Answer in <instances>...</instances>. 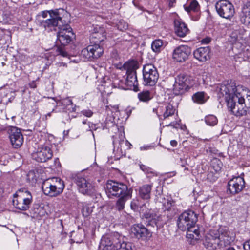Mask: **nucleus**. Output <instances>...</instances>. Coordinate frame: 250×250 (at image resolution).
I'll use <instances>...</instances> for the list:
<instances>
[{
    "label": "nucleus",
    "instance_id": "obj_53",
    "mask_svg": "<svg viewBox=\"0 0 250 250\" xmlns=\"http://www.w3.org/2000/svg\"><path fill=\"white\" fill-rule=\"evenodd\" d=\"M120 25H118V28H120V30H125L127 28L128 25L126 23H125L124 25L123 29L120 28Z\"/></svg>",
    "mask_w": 250,
    "mask_h": 250
},
{
    "label": "nucleus",
    "instance_id": "obj_49",
    "mask_svg": "<svg viewBox=\"0 0 250 250\" xmlns=\"http://www.w3.org/2000/svg\"><path fill=\"white\" fill-rule=\"evenodd\" d=\"M168 3L169 7H172L174 6V4L176 2V0H165Z\"/></svg>",
    "mask_w": 250,
    "mask_h": 250
},
{
    "label": "nucleus",
    "instance_id": "obj_26",
    "mask_svg": "<svg viewBox=\"0 0 250 250\" xmlns=\"http://www.w3.org/2000/svg\"><path fill=\"white\" fill-rule=\"evenodd\" d=\"M240 21L243 24L250 26V2L243 6L240 15Z\"/></svg>",
    "mask_w": 250,
    "mask_h": 250
},
{
    "label": "nucleus",
    "instance_id": "obj_25",
    "mask_svg": "<svg viewBox=\"0 0 250 250\" xmlns=\"http://www.w3.org/2000/svg\"><path fill=\"white\" fill-rule=\"evenodd\" d=\"M249 108L246 105L245 99L241 93L240 98L238 100L237 108L234 110V115L241 117L247 115Z\"/></svg>",
    "mask_w": 250,
    "mask_h": 250
},
{
    "label": "nucleus",
    "instance_id": "obj_33",
    "mask_svg": "<svg viewBox=\"0 0 250 250\" xmlns=\"http://www.w3.org/2000/svg\"><path fill=\"white\" fill-rule=\"evenodd\" d=\"M184 9L188 13L197 12L199 10L200 6L197 1L192 0L190 1L189 5L184 6Z\"/></svg>",
    "mask_w": 250,
    "mask_h": 250
},
{
    "label": "nucleus",
    "instance_id": "obj_55",
    "mask_svg": "<svg viewBox=\"0 0 250 250\" xmlns=\"http://www.w3.org/2000/svg\"><path fill=\"white\" fill-rule=\"evenodd\" d=\"M30 87L32 88H35L36 87V84L34 82H33L32 83H30Z\"/></svg>",
    "mask_w": 250,
    "mask_h": 250
},
{
    "label": "nucleus",
    "instance_id": "obj_7",
    "mask_svg": "<svg viewBox=\"0 0 250 250\" xmlns=\"http://www.w3.org/2000/svg\"><path fill=\"white\" fill-rule=\"evenodd\" d=\"M197 220V214L193 211L188 210L184 211L179 216L177 224L178 228L182 231H190L191 228L195 227Z\"/></svg>",
    "mask_w": 250,
    "mask_h": 250
},
{
    "label": "nucleus",
    "instance_id": "obj_44",
    "mask_svg": "<svg viewBox=\"0 0 250 250\" xmlns=\"http://www.w3.org/2000/svg\"><path fill=\"white\" fill-rule=\"evenodd\" d=\"M57 51L63 57H67L68 56L67 52L62 47H58Z\"/></svg>",
    "mask_w": 250,
    "mask_h": 250
},
{
    "label": "nucleus",
    "instance_id": "obj_63",
    "mask_svg": "<svg viewBox=\"0 0 250 250\" xmlns=\"http://www.w3.org/2000/svg\"><path fill=\"white\" fill-rule=\"evenodd\" d=\"M83 124H86V121H83Z\"/></svg>",
    "mask_w": 250,
    "mask_h": 250
},
{
    "label": "nucleus",
    "instance_id": "obj_15",
    "mask_svg": "<svg viewBox=\"0 0 250 250\" xmlns=\"http://www.w3.org/2000/svg\"><path fill=\"white\" fill-rule=\"evenodd\" d=\"M245 181L241 176H237L231 179L228 184V190L232 194L239 193L244 187Z\"/></svg>",
    "mask_w": 250,
    "mask_h": 250
},
{
    "label": "nucleus",
    "instance_id": "obj_40",
    "mask_svg": "<svg viewBox=\"0 0 250 250\" xmlns=\"http://www.w3.org/2000/svg\"><path fill=\"white\" fill-rule=\"evenodd\" d=\"M201 174L204 175V177H206L205 180L211 183L215 182L218 177L217 175L218 173H202Z\"/></svg>",
    "mask_w": 250,
    "mask_h": 250
},
{
    "label": "nucleus",
    "instance_id": "obj_37",
    "mask_svg": "<svg viewBox=\"0 0 250 250\" xmlns=\"http://www.w3.org/2000/svg\"><path fill=\"white\" fill-rule=\"evenodd\" d=\"M205 121L207 125L213 126L217 125L218 119L213 115H208L205 117Z\"/></svg>",
    "mask_w": 250,
    "mask_h": 250
},
{
    "label": "nucleus",
    "instance_id": "obj_2",
    "mask_svg": "<svg viewBox=\"0 0 250 250\" xmlns=\"http://www.w3.org/2000/svg\"><path fill=\"white\" fill-rule=\"evenodd\" d=\"M173 202L171 200H167L163 203L164 208V215L157 216L155 214L146 212L144 214V217L146 219L145 223L148 227L156 228L157 230L162 228L167 222L172 219L175 212L172 210Z\"/></svg>",
    "mask_w": 250,
    "mask_h": 250
},
{
    "label": "nucleus",
    "instance_id": "obj_16",
    "mask_svg": "<svg viewBox=\"0 0 250 250\" xmlns=\"http://www.w3.org/2000/svg\"><path fill=\"white\" fill-rule=\"evenodd\" d=\"M119 236V233L116 232L112 235L103 237L101 245L103 247V250H115Z\"/></svg>",
    "mask_w": 250,
    "mask_h": 250
},
{
    "label": "nucleus",
    "instance_id": "obj_31",
    "mask_svg": "<svg viewBox=\"0 0 250 250\" xmlns=\"http://www.w3.org/2000/svg\"><path fill=\"white\" fill-rule=\"evenodd\" d=\"M192 98L194 103L203 104L207 101L208 97L204 92H198L193 94Z\"/></svg>",
    "mask_w": 250,
    "mask_h": 250
},
{
    "label": "nucleus",
    "instance_id": "obj_50",
    "mask_svg": "<svg viewBox=\"0 0 250 250\" xmlns=\"http://www.w3.org/2000/svg\"><path fill=\"white\" fill-rule=\"evenodd\" d=\"M89 127L91 131H93V130L96 129V125L92 124V123L89 124Z\"/></svg>",
    "mask_w": 250,
    "mask_h": 250
},
{
    "label": "nucleus",
    "instance_id": "obj_56",
    "mask_svg": "<svg viewBox=\"0 0 250 250\" xmlns=\"http://www.w3.org/2000/svg\"><path fill=\"white\" fill-rule=\"evenodd\" d=\"M131 207L133 209H135L136 208V204L135 203H131Z\"/></svg>",
    "mask_w": 250,
    "mask_h": 250
},
{
    "label": "nucleus",
    "instance_id": "obj_60",
    "mask_svg": "<svg viewBox=\"0 0 250 250\" xmlns=\"http://www.w3.org/2000/svg\"><path fill=\"white\" fill-rule=\"evenodd\" d=\"M126 144H127L128 145V146H129V148H130V146H131V144L128 142L127 141H126Z\"/></svg>",
    "mask_w": 250,
    "mask_h": 250
},
{
    "label": "nucleus",
    "instance_id": "obj_22",
    "mask_svg": "<svg viewBox=\"0 0 250 250\" xmlns=\"http://www.w3.org/2000/svg\"><path fill=\"white\" fill-rule=\"evenodd\" d=\"M53 197L60 195L65 188L64 181L60 177H53Z\"/></svg>",
    "mask_w": 250,
    "mask_h": 250
},
{
    "label": "nucleus",
    "instance_id": "obj_10",
    "mask_svg": "<svg viewBox=\"0 0 250 250\" xmlns=\"http://www.w3.org/2000/svg\"><path fill=\"white\" fill-rule=\"evenodd\" d=\"M215 8L220 17L227 19H230L235 13L233 5L227 0L218 1L216 3Z\"/></svg>",
    "mask_w": 250,
    "mask_h": 250
},
{
    "label": "nucleus",
    "instance_id": "obj_28",
    "mask_svg": "<svg viewBox=\"0 0 250 250\" xmlns=\"http://www.w3.org/2000/svg\"><path fill=\"white\" fill-rule=\"evenodd\" d=\"M152 186L150 185H144L140 188L139 195L143 199L148 200L150 198Z\"/></svg>",
    "mask_w": 250,
    "mask_h": 250
},
{
    "label": "nucleus",
    "instance_id": "obj_27",
    "mask_svg": "<svg viewBox=\"0 0 250 250\" xmlns=\"http://www.w3.org/2000/svg\"><path fill=\"white\" fill-rule=\"evenodd\" d=\"M53 177L44 180L42 183V188L43 193L47 196L53 197Z\"/></svg>",
    "mask_w": 250,
    "mask_h": 250
},
{
    "label": "nucleus",
    "instance_id": "obj_47",
    "mask_svg": "<svg viewBox=\"0 0 250 250\" xmlns=\"http://www.w3.org/2000/svg\"><path fill=\"white\" fill-rule=\"evenodd\" d=\"M82 113L85 116L90 117L93 115V112L89 109L83 110L82 111Z\"/></svg>",
    "mask_w": 250,
    "mask_h": 250
},
{
    "label": "nucleus",
    "instance_id": "obj_12",
    "mask_svg": "<svg viewBox=\"0 0 250 250\" xmlns=\"http://www.w3.org/2000/svg\"><path fill=\"white\" fill-rule=\"evenodd\" d=\"M52 156L51 149L47 146L39 147L37 150L32 154V158L39 162H45L51 159Z\"/></svg>",
    "mask_w": 250,
    "mask_h": 250
},
{
    "label": "nucleus",
    "instance_id": "obj_39",
    "mask_svg": "<svg viewBox=\"0 0 250 250\" xmlns=\"http://www.w3.org/2000/svg\"><path fill=\"white\" fill-rule=\"evenodd\" d=\"M92 53L91 52V50L90 49L89 46H87L86 48L83 49L81 53V56L82 58H83L84 61L87 60H91L93 59V57H91Z\"/></svg>",
    "mask_w": 250,
    "mask_h": 250
},
{
    "label": "nucleus",
    "instance_id": "obj_51",
    "mask_svg": "<svg viewBox=\"0 0 250 250\" xmlns=\"http://www.w3.org/2000/svg\"><path fill=\"white\" fill-rule=\"evenodd\" d=\"M140 168L142 171L149 170L148 168L146 166L143 165H140Z\"/></svg>",
    "mask_w": 250,
    "mask_h": 250
},
{
    "label": "nucleus",
    "instance_id": "obj_14",
    "mask_svg": "<svg viewBox=\"0 0 250 250\" xmlns=\"http://www.w3.org/2000/svg\"><path fill=\"white\" fill-rule=\"evenodd\" d=\"M74 180L78 187L79 191L82 194L90 195L92 193L93 186L85 178L77 174L74 177Z\"/></svg>",
    "mask_w": 250,
    "mask_h": 250
},
{
    "label": "nucleus",
    "instance_id": "obj_58",
    "mask_svg": "<svg viewBox=\"0 0 250 250\" xmlns=\"http://www.w3.org/2000/svg\"><path fill=\"white\" fill-rule=\"evenodd\" d=\"M55 112V109H53L52 110V111L51 112H49V113H47V114L46 115V117H47V116L50 117V116H51V113H52V112Z\"/></svg>",
    "mask_w": 250,
    "mask_h": 250
},
{
    "label": "nucleus",
    "instance_id": "obj_42",
    "mask_svg": "<svg viewBox=\"0 0 250 250\" xmlns=\"http://www.w3.org/2000/svg\"><path fill=\"white\" fill-rule=\"evenodd\" d=\"M103 5L106 8H111L115 6L117 1L115 0H103Z\"/></svg>",
    "mask_w": 250,
    "mask_h": 250
},
{
    "label": "nucleus",
    "instance_id": "obj_64",
    "mask_svg": "<svg viewBox=\"0 0 250 250\" xmlns=\"http://www.w3.org/2000/svg\"><path fill=\"white\" fill-rule=\"evenodd\" d=\"M77 174H78L77 173ZM76 175H77V174H76ZM76 175H75V176H76ZM72 177H73V178L74 179V177H75V176H74V175H72Z\"/></svg>",
    "mask_w": 250,
    "mask_h": 250
},
{
    "label": "nucleus",
    "instance_id": "obj_13",
    "mask_svg": "<svg viewBox=\"0 0 250 250\" xmlns=\"http://www.w3.org/2000/svg\"><path fill=\"white\" fill-rule=\"evenodd\" d=\"M190 53V47L187 45H181L174 49L172 58L178 62H183L188 59Z\"/></svg>",
    "mask_w": 250,
    "mask_h": 250
},
{
    "label": "nucleus",
    "instance_id": "obj_6",
    "mask_svg": "<svg viewBox=\"0 0 250 250\" xmlns=\"http://www.w3.org/2000/svg\"><path fill=\"white\" fill-rule=\"evenodd\" d=\"M52 30H59L57 33V40L62 45H67L74 38L72 29L65 19L62 20V23L57 25Z\"/></svg>",
    "mask_w": 250,
    "mask_h": 250
},
{
    "label": "nucleus",
    "instance_id": "obj_57",
    "mask_svg": "<svg viewBox=\"0 0 250 250\" xmlns=\"http://www.w3.org/2000/svg\"><path fill=\"white\" fill-rule=\"evenodd\" d=\"M174 122H171L169 125H166V126H173V127H174Z\"/></svg>",
    "mask_w": 250,
    "mask_h": 250
},
{
    "label": "nucleus",
    "instance_id": "obj_29",
    "mask_svg": "<svg viewBox=\"0 0 250 250\" xmlns=\"http://www.w3.org/2000/svg\"><path fill=\"white\" fill-rule=\"evenodd\" d=\"M115 250H134V245L131 242L121 241V236H119L118 242L116 244Z\"/></svg>",
    "mask_w": 250,
    "mask_h": 250
},
{
    "label": "nucleus",
    "instance_id": "obj_52",
    "mask_svg": "<svg viewBox=\"0 0 250 250\" xmlns=\"http://www.w3.org/2000/svg\"><path fill=\"white\" fill-rule=\"evenodd\" d=\"M170 144L172 146L175 147L177 146V142L175 140H171L170 141Z\"/></svg>",
    "mask_w": 250,
    "mask_h": 250
},
{
    "label": "nucleus",
    "instance_id": "obj_5",
    "mask_svg": "<svg viewBox=\"0 0 250 250\" xmlns=\"http://www.w3.org/2000/svg\"><path fill=\"white\" fill-rule=\"evenodd\" d=\"M125 69L126 70V85L134 91L138 90V83L136 75V70L139 68L138 63L135 61L128 62L125 63Z\"/></svg>",
    "mask_w": 250,
    "mask_h": 250
},
{
    "label": "nucleus",
    "instance_id": "obj_32",
    "mask_svg": "<svg viewBox=\"0 0 250 250\" xmlns=\"http://www.w3.org/2000/svg\"><path fill=\"white\" fill-rule=\"evenodd\" d=\"M138 98L141 102L147 103L153 98V95L148 90H144L138 94Z\"/></svg>",
    "mask_w": 250,
    "mask_h": 250
},
{
    "label": "nucleus",
    "instance_id": "obj_48",
    "mask_svg": "<svg viewBox=\"0 0 250 250\" xmlns=\"http://www.w3.org/2000/svg\"><path fill=\"white\" fill-rule=\"evenodd\" d=\"M244 250H250V239L243 244Z\"/></svg>",
    "mask_w": 250,
    "mask_h": 250
},
{
    "label": "nucleus",
    "instance_id": "obj_4",
    "mask_svg": "<svg viewBox=\"0 0 250 250\" xmlns=\"http://www.w3.org/2000/svg\"><path fill=\"white\" fill-rule=\"evenodd\" d=\"M65 15H67L66 11L63 9L43 11L41 15L42 19L39 20L40 25L45 29L52 30L57 25L62 23Z\"/></svg>",
    "mask_w": 250,
    "mask_h": 250
},
{
    "label": "nucleus",
    "instance_id": "obj_61",
    "mask_svg": "<svg viewBox=\"0 0 250 250\" xmlns=\"http://www.w3.org/2000/svg\"><path fill=\"white\" fill-rule=\"evenodd\" d=\"M85 170H92L91 169H90V167H89V168H87V169H86L83 170L81 172H83V171Z\"/></svg>",
    "mask_w": 250,
    "mask_h": 250
},
{
    "label": "nucleus",
    "instance_id": "obj_46",
    "mask_svg": "<svg viewBox=\"0 0 250 250\" xmlns=\"http://www.w3.org/2000/svg\"><path fill=\"white\" fill-rule=\"evenodd\" d=\"M17 193H21L22 194V195H24V196H26L27 194H28V193L31 194L30 191H29L26 188H21L19 189L18 190Z\"/></svg>",
    "mask_w": 250,
    "mask_h": 250
},
{
    "label": "nucleus",
    "instance_id": "obj_45",
    "mask_svg": "<svg viewBox=\"0 0 250 250\" xmlns=\"http://www.w3.org/2000/svg\"><path fill=\"white\" fill-rule=\"evenodd\" d=\"M63 103H66L68 105H71V106H73L72 105V102L70 99H66L63 101ZM72 109L68 108V110H70L71 112H74L75 111V108L72 107Z\"/></svg>",
    "mask_w": 250,
    "mask_h": 250
},
{
    "label": "nucleus",
    "instance_id": "obj_54",
    "mask_svg": "<svg viewBox=\"0 0 250 250\" xmlns=\"http://www.w3.org/2000/svg\"><path fill=\"white\" fill-rule=\"evenodd\" d=\"M210 42V39L209 38H206L203 40L202 42L205 43H208Z\"/></svg>",
    "mask_w": 250,
    "mask_h": 250
},
{
    "label": "nucleus",
    "instance_id": "obj_11",
    "mask_svg": "<svg viewBox=\"0 0 250 250\" xmlns=\"http://www.w3.org/2000/svg\"><path fill=\"white\" fill-rule=\"evenodd\" d=\"M131 233L139 240L146 242L152 236V232L141 224H135L131 228Z\"/></svg>",
    "mask_w": 250,
    "mask_h": 250
},
{
    "label": "nucleus",
    "instance_id": "obj_19",
    "mask_svg": "<svg viewBox=\"0 0 250 250\" xmlns=\"http://www.w3.org/2000/svg\"><path fill=\"white\" fill-rule=\"evenodd\" d=\"M220 241L219 247H224L229 245L233 239L230 236V232L226 229H220L218 231V234H215Z\"/></svg>",
    "mask_w": 250,
    "mask_h": 250
},
{
    "label": "nucleus",
    "instance_id": "obj_17",
    "mask_svg": "<svg viewBox=\"0 0 250 250\" xmlns=\"http://www.w3.org/2000/svg\"><path fill=\"white\" fill-rule=\"evenodd\" d=\"M9 138L14 148L20 147L23 142V137L21 130L16 127H12L9 130Z\"/></svg>",
    "mask_w": 250,
    "mask_h": 250
},
{
    "label": "nucleus",
    "instance_id": "obj_43",
    "mask_svg": "<svg viewBox=\"0 0 250 250\" xmlns=\"http://www.w3.org/2000/svg\"><path fill=\"white\" fill-rule=\"evenodd\" d=\"M194 227L191 228L190 230L192 231H188V232H192L194 234H190V236H192V239L198 240L199 239L200 232L198 229H193Z\"/></svg>",
    "mask_w": 250,
    "mask_h": 250
},
{
    "label": "nucleus",
    "instance_id": "obj_36",
    "mask_svg": "<svg viewBox=\"0 0 250 250\" xmlns=\"http://www.w3.org/2000/svg\"><path fill=\"white\" fill-rule=\"evenodd\" d=\"M163 42L161 40H156L151 44L152 50L156 53H159L163 48Z\"/></svg>",
    "mask_w": 250,
    "mask_h": 250
},
{
    "label": "nucleus",
    "instance_id": "obj_3",
    "mask_svg": "<svg viewBox=\"0 0 250 250\" xmlns=\"http://www.w3.org/2000/svg\"><path fill=\"white\" fill-rule=\"evenodd\" d=\"M239 86H236L234 83H223L220 85L218 95L224 97L228 108L234 115V110L237 108L238 100L240 98L241 93Z\"/></svg>",
    "mask_w": 250,
    "mask_h": 250
},
{
    "label": "nucleus",
    "instance_id": "obj_21",
    "mask_svg": "<svg viewBox=\"0 0 250 250\" xmlns=\"http://www.w3.org/2000/svg\"><path fill=\"white\" fill-rule=\"evenodd\" d=\"M106 38L104 29L101 27L94 28L90 36V41L94 43L99 44Z\"/></svg>",
    "mask_w": 250,
    "mask_h": 250
},
{
    "label": "nucleus",
    "instance_id": "obj_23",
    "mask_svg": "<svg viewBox=\"0 0 250 250\" xmlns=\"http://www.w3.org/2000/svg\"><path fill=\"white\" fill-rule=\"evenodd\" d=\"M210 50L208 47H200L194 51V57L201 62H205L209 59Z\"/></svg>",
    "mask_w": 250,
    "mask_h": 250
},
{
    "label": "nucleus",
    "instance_id": "obj_8",
    "mask_svg": "<svg viewBox=\"0 0 250 250\" xmlns=\"http://www.w3.org/2000/svg\"><path fill=\"white\" fill-rule=\"evenodd\" d=\"M190 77L186 74L178 75L173 85V93L176 95L184 94L190 88Z\"/></svg>",
    "mask_w": 250,
    "mask_h": 250
},
{
    "label": "nucleus",
    "instance_id": "obj_9",
    "mask_svg": "<svg viewBox=\"0 0 250 250\" xmlns=\"http://www.w3.org/2000/svg\"><path fill=\"white\" fill-rule=\"evenodd\" d=\"M143 75L145 85L153 86L155 84L159 78V74L156 68L150 63L144 66Z\"/></svg>",
    "mask_w": 250,
    "mask_h": 250
},
{
    "label": "nucleus",
    "instance_id": "obj_34",
    "mask_svg": "<svg viewBox=\"0 0 250 250\" xmlns=\"http://www.w3.org/2000/svg\"><path fill=\"white\" fill-rule=\"evenodd\" d=\"M39 173H27L26 174V181L33 186L40 179Z\"/></svg>",
    "mask_w": 250,
    "mask_h": 250
},
{
    "label": "nucleus",
    "instance_id": "obj_24",
    "mask_svg": "<svg viewBox=\"0 0 250 250\" xmlns=\"http://www.w3.org/2000/svg\"><path fill=\"white\" fill-rule=\"evenodd\" d=\"M174 30L176 34L180 37H185L189 31L187 25L179 20L174 21Z\"/></svg>",
    "mask_w": 250,
    "mask_h": 250
},
{
    "label": "nucleus",
    "instance_id": "obj_30",
    "mask_svg": "<svg viewBox=\"0 0 250 250\" xmlns=\"http://www.w3.org/2000/svg\"><path fill=\"white\" fill-rule=\"evenodd\" d=\"M89 46L92 53L91 57H93V59H97L103 54L104 50L102 46L99 44L94 43V45Z\"/></svg>",
    "mask_w": 250,
    "mask_h": 250
},
{
    "label": "nucleus",
    "instance_id": "obj_18",
    "mask_svg": "<svg viewBox=\"0 0 250 250\" xmlns=\"http://www.w3.org/2000/svg\"><path fill=\"white\" fill-rule=\"evenodd\" d=\"M32 202V196L31 194L28 193L26 196L21 195L19 200H14L13 203L16 208L21 210L25 211L29 208Z\"/></svg>",
    "mask_w": 250,
    "mask_h": 250
},
{
    "label": "nucleus",
    "instance_id": "obj_41",
    "mask_svg": "<svg viewBox=\"0 0 250 250\" xmlns=\"http://www.w3.org/2000/svg\"><path fill=\"white\" fill-rule=\"evenodd\" d=\"M221 162L217 159H214L212 162V167L215 172H219L221 170Z\"/></svg>",
    "mask_w": 250,
    "mask_h": 250
},
{
    "label": "nucleus",
    "instance_id": "obj_20",
    "mask_svg": "<svg viewBox=\"0 0 250 250\" xmlns=\"http://www.w3.org/2000/svg\"><path fill=\"white\" fill-rule=\"evenodd\" d=\"M220 241L213 232L207 234L203 241V245L208 250H215L219 246Z\"/></svg>",
    "mask_w": 250,
    "mask_h": 250
},
{
    "label": "nucleus",
    "instance_id": "obj_62",
    "mask_svg": "<svg viewBox=\"0 0 250 250\" xmlns=\"http://www.w3.org/2000/svg\"><path fill=\"white\" fill-rule=\"evenodd\" d=\"M160 197L161 198H162V199H164V200H165V198L163 197V196L160 195Z\"/></svg>",
    "mask_w": 250,
    "mask_h": 250
},
{
    "label": "nucleus",
    "instance_id": "obj_38",
    "mask_svg": "<svg viewBox=\"0 0 250 250\" xmlns=\"http://www.w3.org/2000/svg\"><path fill=\"white\" fill-rule=\"evenodd\" d=\"M175 111V109L174 106L170 104H168V105L166 107V110L163 114L164 119H166L169 117L173 115Z\"/></svg>",
    "mask_w": 250,
    "mask_h": 250
},
{
    "label": "nucleus",
    "instance_id": "obj_35",
    "mask_svg": "<svg viewBox=\"0 0 250 250\" xmlns=\"http://www.w3.org/2000/svg\"><path fill=\"white\" fill-rule=\"evenodd\" d=\"M92 212V207L87 203H82V212L84 217L89 216Z\"/></svg>",
    "mask_w": 250,
    "mask_h": 250
},
{
    "label": "nucleus",
    "instance_id": "obj_59",
    "mask_svg": "<svg viewBox=\"0 0 250 250\" xmlns=\"http://www.w3.org/2000/svg\"><path fill=\"white\" fill-rule=\"evenodd\" d=\"M226 250H235L233 248L230 247L226 249Z\"/></svg>",
    "mask_w": 250,
    "mask_h": 250
},
{
    "label": "nucleus",
    "instance_id": "obj_1",
    "mask_svg": "<svg viewBox=\"0 0 250 250\" xmlns=\"http://www.w3.org/2000/svg\"><path fill=\"white\" fill-rule=\"evenodd\" d=\"M104 188L108 197L119 198L116 203V208L118 210L123 209L126 201L131 198L132 189H128L127 186L123 183L108 180Z\"/></svg>",
    "mask_w": 250,
    "mask_h": 250
}]
</instances>
